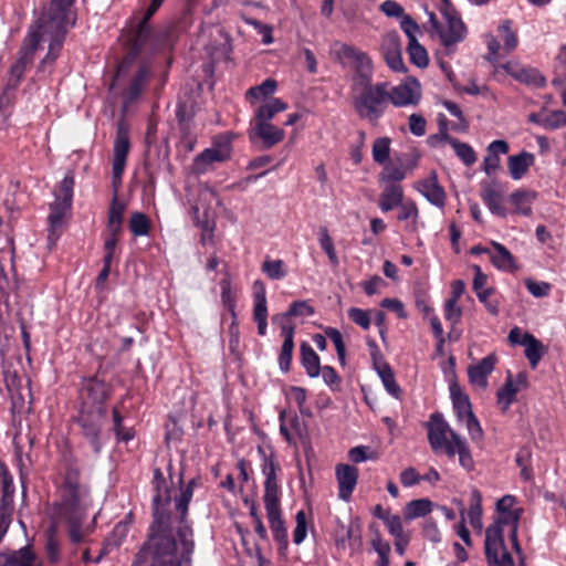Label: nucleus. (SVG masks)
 Masks as SVG:
<instances>
[{
  "label": "nucleus",
  "instance_id": "1",
  "mask_svg": "<svg viewBox=\"0 0 566 566\" xmlns=\"http://www.w3.org/2000/svg\"><path fill=\"white\" fill-rule=\"evenodd\" d=\"M154 482L156 484L154 522L148 542L137 555L134 566H137L146 553L151 555L149 566H190L193 542L191 530L185 518L195 481L189 482L175 502L171 501L170 491L166 488L159 469L154 471Z\"/></svg>",
  "mask_w": 566,
  "mask_h": 566
},
{
  "label": "nucleus",
  "instance_id": "2",
  "mask_svg": "<svg viewBox=\"0 0 566 566\" xmlns=\"http://www.w3.org/2000/svg\"><path fill=\"white\" fill-rule=\"evenodd\" d=\"M74 0H50L36 22V29L30 30L19 51V57L10 67L8 87L14 88L20 83L27 67L32 64L34 52L40 42L49 41V52L41 61L39 71L44 72L56 60L66 33L70 9Z\"/></svg>",
  "mask_w": 566,
  "mask_h": 566
},
{
  "label": "nucleus",
  "instance_id": "3",
  "mask_svg": "<svg viewBox=\"0 0 566 566\" xmlns=\"http://www.w3.org/2000/svg\"><path fill=\"white\" fill-rule=\"evenodd\" d=\"M522 510L520 507L499 513L495 522L485 532V554L490 566H514L507 552L503 535L507 533L514 548L518 552L517 527Z\"/></svg>",
  "mask_w": 566,
  "mask_h": 566
},
{
  "label": "nucleus",
  "instance_id": "4",
  "mask_svg": "<svg viewBox=\"0 0 566 566\" xmlns=\"http://www.w3.org/2000/svg\"><path fill=\"white\" fill-rule=\"evenodd\" d=\"M350 97L357 115L376 125L388 105V84L367 81L350 85Z\"/></svg>",
  "mask_w": 566,
  "mask_h": 566
},
{
  "label": "nucleus",
  "instance_id": "5",
  "mask_svg": "<svg viewBox=\"0 0 566 566\" xmlns=\"http://www.w3.org/2000/svg\"><path fill=\"white\" fill-rule=\"evenodd\" d=\"M331 56L344 69L352 71L350 85L373 81L374 62L367 52L352 44L335 41L331 46Z\"/></svg>",
  "mask_w": 566,
  "mask_h": 566
},
{
  "label": "nucleus",
  "instance_id": "6",
  "mask_svg": "<svg viewBox=\"0 0 566 566\" xmlns=\"http://www.w3.org/2000/svg\"><path fill=\"white\" fill-rule=\"evenodd\" d=\"M265 490L263 502L266 511V517L274 539L283 545L287 544V530L282 518L280 509L279 488L273 471H271L265 480Z\"/></svg>",
  "mask_w": 566,
  "mask_h": 566
},
{
  "label": "nucleus",
  "instance_id": "7",
  "mask_svg": "<svg viewBox=\"0 0 566 566\" xmlns=\"http://www.w3.org/2000/svg\"><path fill=\"white\" fill-rule=\"evenodd\" d=\"M212 202V189L205 187L190 202V214L193 224L201 230L200 243L202 245L212 242V228L210 227V212Z\"/></svg>",
  "mask_w": 566,
  "mask_h": 566
},
{
  "label": "nucleus",
  "instance_id": "8",
  "mask_svg": "<svg viewBox=\"0 0 566 566\" xmlns=\"http://www.w3.org/2000/svg\"><path fill=\"white\" fill-rule=\"evenodd\" d=\"M457 438L461 437L450 428L440 415L434 413L431 416L428 424V439L430 447L436 453L443 452L447 454L448 448L453 447Z\"/></svg>",
  "mask_w": 566,
  "mask_h": 566
},
{
  "label": "nucleus",
  "instance_id": "9",
  "mask_svg": "<svg viewBox=\"0 0 566 566\" xmlns=\"http://www.w3.org/2000/svg\"><path fill=\"white\" fill-rule=\"evenodd\" d=\"M104 418V407H96L94 409L83 407L77 420L83 436L90 441L95 453H98L102 449L98 437Z\"/></svg>",
  "mask_w": 566,
  "mask_h": 566
},
{
  "label": "nucleus",
  "instance_id": "10",
  "mask_svg": "<svg viewBox=\"0 0 566 566\" xmlns=\"http://www.w3.org/2000/svg\"><path fill=\"white\" fill-rule=\"evenodd\" d=\"M111 391V385L98 376H92L83 379L81 388L83 407L93 409L96 407H104Z\"/></svg>",
  "mask_w": 566,
  "mask_h": 566
},
{
  "label": "nucleus",
  "instance_id": "11",
  "mask_svg": "<svg viewBox=\"0 0 566 566\" xmlns=\"http://www.w3.org/2000/svg\"><path fill=\"white\" fill-rule=\"evenodd\" d=\"M61 502L59 510H70L83 507L81 500L85 490L80 484V471L76 468H69L64 475L62 486Z\"/></svg>",
  "mask_w": 566,
  "mask_h": 566
},
{
  "label": "nucleus",
  "instance_id": "12",
  "mask_svg": "<svg viewBox=\"0 0 566 566\" xmlns=\"http://www.w3.org/2000/svg\"><path fill=\"white\" fill-rule=\"evenodd\" d=\"M421 97V86L416 78H407L399 85L388 88V103L397 107L418 104Z\"/></svg>",
  "mask_w": 566,
  "mask_h": 566
},
{
  "label": "nucleus",
  "instance_id": "13",
  "mask_svg": "<svg viewBox=\"0 0 566 566\" xmlns=\"http://www.w3.org/2000/svg\"><path fill=\"white\" fill-rule=\"evenodd\" d=\"M446 24L439 29L438 36L442 45L450 50L454 44L462 42L467 35V28L463 21L454 13L448 10L443 11Z\"/></svg>",
  "mask_w": 566,
  "mask_h": 566
},
{
  "label": "nucleus",
  "instance_id": "14",
  "mask_svg": "<svg viewBox=\"0 0 566 566\" xmlns=\"http://www.w3.org/2000/svg\"><path fill=\"white\" fill-rule=\"evenodd\" d=\"M150 34V27L149 24H145V22H138L137 25L132 30L129 39L132 49L127 56L119 63L115 80L126 73L133 60L137 56L142 48L148 42Z\"/></svg>",
  "mask_w": 566,
  "mask_h": 566
},
{
  "label": "nucleus",
  "instance_id": "15",
  "mask_svg": "<svg viewBox=\"0 0 566 566\" xmlns=\"http://www.w3.org/2000/svg\"><path fill=\"white\" fill-rule=\"evenodd\" d=\"M380 51L390 70L394 72L406 71V66L401 56L400 39L396 32H390L382 36Z\"/></svg>",
  "mask_w": 566,
  "mask_h": 566
},
{
  "label": "nucleus",
  "instance_id": "16",
  "mask_svg": "<svg viewBox=\"0 0 566 566\" xmlns=\"http://www.w3.org/2000/svg\"><path fill=\"white\" fill-rule=\"evenodd\" d=\"M253 318L258 324V333L261 336L266 335L268 328V302L265 285L261 280L253 283Z\"/></svg>",
  "mask_w": 566,
  "mask_h": 566
},
{
  "label": "nucleus",
  "instance_id": "17",
  "mask_svg": "<svg viewBox=\"0 0 566 566\" xmlns=\"http://www.w3.org/2000/svg\"><path fill=\"white\" fill-rule=\"evenodd\" d=\"M415 188L433 206L443 208L447 195L438 181L436 171H431L424 179L419 180Z\"/></svg>",
  "mask_w": 566,
  "mask_h": 566
},
{
  "label": "nucleus",
  "instance_id": "18",
  "mask_svg": "<svg viewBox=\"0 0 566 566\" xmlns=\"http://www.w3.org/2000/svg\"><path fill=\"white\" fill-rule=\"evenodd\" d=\"M129 137L127 130L119 126L116 133L114 143V157H113V178L114 181H120L124 174L127 155L129 151Z\"/></svg>",
  "mask_w": 566,
  "mask_h": 566
},
{
  "label": "nucleus",
  "instance_id": "19",
  "mask_svg": "<svg viewBox=\"0 0 566 566\" xmlns=\"http://www.w3.org/2000/svg\"><path fill=\"white\" fill-rule=\"evenodd\" d=\"M285 133L282 128L273 125L271 122L254 120L250 132V138H259L264 148H272L284 139Z\"/></svg>",
  "mask_w": 566,
  "mask_h": 566
},
{
  "label": "nucleus",
  "instance_id": "20",
  "mask_svg": "<svg viewBox=\"0 0 566 566\" xmlns=\"http://www.w3.org/2000/svg\"><path fill=\"white\" fill-rule=\"evenodd\" d=\"M71 210V205L59 202L54 200L50 205V214H49V248L51 249L52 245L55 244L56 240L59 239L62 228L64 224V220L67 217L69 212Z\"/></svg>",
  "mask_w": 566,
  "mask_h": 566
},
{
  "label": "nucleus",
  "instance_id": "21",
  "mask_svg": "<svg viewBox=\"0 0 566 566\" xmlns=\"http://www.w3.org/2000/svg\"><path fill=\"white\" fill-rule=\"evenodd\" d=\"M338 484V497L348 501L358 481V469L349 464H338L335 468Z\"/></svg>",
  "mask_w": 566,
  "mask_h": 566
},
{
  "label": "nucleus",
  "instance_id": "22",
  "mask_svg": "<svg viewBox=\"0 0 566 566\" xmlns=\"http://www.w3.org/2000/svg\"><path fill=\"white\" fill-rule=\"evenodd\" d=\"M0 566H42V563L31 546L27 545L18 551L1 552Z\"/></svg>",
  "mask_w": 566,
  "mask_h": 566
},
{
  "label": "nucleus",
  "instance_id": "23",
  "mask_svg": "<svg viewBox=\"0 0 566 566\" xmlns=\"http://www.w3.org/2000/svg\"><path fill=\"white\" fill-rule=\"evenodd\" d=\"M238 294V284H235L227 273L220 281V296L222 305L227 308L229 315L231 316V328H233L237 324L235 305Z\"/></svg>",
  "mask_w": 566,
  "mask_h": 566
},
{
  "label": "nucleus",
  "instance_id": "24",
  "mask_svg": "<svg viewBox=\"0 0 566 566\" xmlns=\"http://www.w3.org/2000/svg\"><path fill=\"white\" fill-rule=\"evenodd\" d=\"M335 544L339 549H357L361 546L360 527L350 522L347 526L340 525L335 535Z\"/></svg>",
  "mask_w": 566,
  "mask_h": 566
},
{
  "label": "nucleus",
  "instance_id": "25",
  "mask_svg": "<svg viewBox=\"0 0 566 566\" xmlns=\"http://www.w3.org/2000/svg\"><path fill=\"white\" fill-rule=\"evenodd\" d=\"M495 357L489 355L482 358L476 365L471 366L468 370L470 382L476 388H485L488 385V377L494 369Z\"/></svg>",
  "mask_w": 566,
  "mask_h": 566
},
{
  "label": "nucleus",
  "instance_id": "26",
  "mask_svg": "<svg viewBox=\"0 0 566 566\" xmlns=\"http://www.w3.org/2000/svg\"><path fill=\"white\" fill-rule=\"evenodd\" d=\"M526 385V377L518 374L514 379L507 376L504 386L497 391V402L503 406V410H507L515 400L516 394Z\"/></svg>",
  "mask_w": 566,
  "mask_h": 566
},
{
  "label": "nucleus",
  "instance_id": "27",
  "mask_svg": "<svg viewBox=\"0 0 566 566\" xmlns=\"http://www.w3.org/2000/svg\"><path fill=\"white\" fill-rule=\"evenodd\" d=\"M57 514L70 525V539L75 544L81 543L84 538V534L81 528L82 522L85 517L84 507L57 510Z\"/></svg>",
  "mask_w": 566,
  "mask_h": 566
},
{
  "label": "nucleus",
  "instance_id": "28",
  "mask_svg": "<svg viewBox=\"0 0 566 566\" xmlns=\"http://www.w3.org/2000/svg\"><path fill=\"white\" fill-rule=\"evenodd\" d=\"M535 156L528 151H521L507 158V169L513 180H521L534 165Z\"/></svg>",
  "mask_w": 566,
  "mask_h": 566
},
{
  "label": "nucleus",
  "instance_id": "29",
  "mask_svg": "<svg viewBox=\"0 0 566 566\" xmlns=\"http://www.w3.org/2000/svg\"><path fill=\"white\" fill-rule=\"evenodd\" d=\"M382 191L378 199V207L382 212H389L403 201V189L400 184L381 185Z\"/></svg>",
  "mask_w": 566,
  "mask_h": 566
},
{
  "label": "nucleus",
  "instance_id": "30",
  "mask_svg": "<svg viewBox=\"0 0 566 566\" xmlns=\"http://www.w3.org/2000/svg\"><path fill=\"white\" fill-rule=\"evenodd\" d=\"M0 478H1V500H0V512L13 514L14 504H13V495H14V485L13 479L6 468L4 464H0Z\"/></svg>",
  "mask_w": 566,
  "mask_h": 566
},
{
  "label": "nucleus",
  "instance_id": "31",
  "mask_svg": "<svg viewBox=\"0 0 566 566\" xmlns=\"http://www.w3.org/2000/svg\"><path fill=\"white\" fill-rule=\"evenodd\" d=\"M536 192L527 189H517L509 197V202L513 207V212L530 217L532 214V205L536 199Z\"/></svg>",
  "mask_w": 566,
  "mask_h": 566
},
{
  "label": "nucleus",
  "instance_id": "32",
  "mask_svg": "<svg viewBox=\"0 0 566 566\" xmlns=\"http://www.w3.org/2000/svg\"><path fill=\"white\" fill-rule=\"evenodd\" d=\"M281 334L284 342L279 356V366L282 371H289L292 363V354L294 349V326L292 324H282Z\"/></svg>",
  "mask_w": 566,
  "mask_h": 566
},
{
  "label": "nucleus",
  "instance_id": "33",
  "mask_svg": "<svg viewBox=\"0 0 566 566\" xmlns=\"http://www.w3.org/2000/svg\"><path fill=\"white\" fill-rule=\"evenodd\" d=\"M493 252L490 253L491 263L499 270L505 272H514L517 265L512 253L501 243L492 241Z\"/></svg>",
  "mask_w": 566,
  "mask_h": 566
},
{
  "label": "nucleus",
  "instance_id": "34",
  "mask_svg": "<svg viewBox=\"0 0 566 566\" xmlns=\"http://www.w3.org/2000/svg\"><path fill=\"white\" fill-rule=\"evenodd\" d=\"M314 314L313 306L307 301H296L290 305L287 312L274 315L272 317V322L282 328V324H291L289 322L290 317L303 316L308 317Z\"/></svg>",
  "mask_w": 566,
  "mask_h": 566
},
{
  "label": "nucleus",
  "instance_id": "35",
  "mask_svg": "<svg viewBox=\"0 0 566 566\" xmlns=\"http://www.w3.org/2000/svg\"><path fill=\"white\" fill-rule=\"evenodd\" d=\"M149 76V69L146 65H143L139 67L137 73L134 75V77L130 81L129 86L124 93V103L125 105H128L133 102H135L142 94L146 81Z\"/></svg>",
  "mask_w": 566,
  "mask_h": 566
},
{
  "label": "nucleus",
  "instance_id": "36",
  "mask_svg": "<svg viewBox=\"0 0 566 566\" xmlns=\"http://www.w3.org/2000/svg\"><path fill=\"white\" fill-rule=\"evenodd\" d=\"M450 396L459 421H463L465 417L473 413L468 395L461 390L458 384L450 385Z\"/></svg>",
  "mask_w": 566,
  "mask_h": 566
},
{
  "label": "nucleus",
  "instance_id": "37",
  "mask_svg": "<svg viewBox=\"0 0 566 566\" xmlns=\"http://www.w3.org/2000/svg\"><path fill=\"white\" fill-rule=\"evenodd\" d=\"M287 109V104L280 98L272 97L260 105L254 113V120L271 122L274 116Z\"/></svg>",
  "mask_w": 566,
  "mask_h": 566
},
{
  "label": "nucleus",
  "instance_id": "38",
  "mask_svg": "<svg viewBox=\"0 0 566 566\" xmlns=\"http://www.w3.org/2000/svg\"><path fill=\"white\" fill-rule=\"evenodd\" d=\"M455 454L459 455L460 465L467 470L472 471L474 469V461L467 441L462 438H457L453 442V447H449L447 455L452 458Z\"/></svg>",
  "mask_w": 566,
  "mask_h": 566
},
{
  "label": "nucleus",
  "instance_id": "39",
  "mask_svg": "<svg viewBox=\"0 0 566 566\" xmlns=\"http://www.w3.org/2000/svg\"><path fill=\"white\" fill-rule=\"evenodd\" d=\"M301 350V363L306 370V374L311 377H317L321 373V363L318 355L314 349L306 343L303 342L300 347Z\"/></svg>",
  "mask_w": 566,
  "mask_h": 566
},
{
  "label": "nucleus",
  "instance_id": "40",
  "mask_svg": "<svg viewBox=\"0 0 566 566\" xmlns=\"http://www.w3.org/2000/svg\"><path fill=\"white\" fill-rule=\"evenodd\" d=\"M276 88V81L273 78H266L261 84L250 87L245 93V98L250 104H255L256 102L272 96Z\"/></svg>",
  "mask_w": 566,
  "mask_h": 566
},
{
  "label": "nucleus",
  "instance_id": "41",
  "mask_svg": "<svg viewBox=\"0 0 566 566\" xmlns=\"http://www.w3.org/2000/svg\"><path fill=\"white\" fill-rule=\"evenodd\" d=\"M481 197L489 210L500 217L506 216V210L501 203V193L492 185H485L482 188Z\"/></svg>",
  "mask_w": 566,
  "mask_h": 566
},
{
  "label": "nucleus",
  "instance_id": "42",
  "mask_svg": "<svg viewBox=\"0 0 566 566\" xmlns=\"http://www.w3.org/2000/svg\"><path fill=\"white\" fill-rule=\"evenodd\" d=\"M525 357L532 368H536L546 349L545 346L534 336H527L525 339Z\"/></svg>",
  "mask_w": 566,
  "mask_h": 566
},
{
  "label": "nucleus",
  "instance_id": "43",
  "mask_svg": "<svg viewBox=\"0 0 566 566\" xmlns=\"http://www.w3.org/2000/svg\"><path fill=\"white\" fill-rule=\"evenodd\" d=\"M469 521L473 528L482 530V496L479 490L473 489L468 511Z\"/></svg>",
  "mask_w": 566,
  "mask_h": 566
},
{
  "label": "nucleus",
  "instance_id": "44",
  "mask_svg": "<svg viewBox=\"0 0 566 566\" xmlns=\"http://www.w3.org/2000/svg\"><path fill=\"white\" fill-rule=\"evenodd\" d=\"M442 138L449 139L457 156L463 161L465 166H472L476 161V155L473 148L467 144L454 138H449L446 132H442Z\"/></svg>",
  "mask_w": 566,
  "mask_h": 566
},
{
  "label": "nucleus",
  "instance_id": "45",
  "mask_svg": "<svg viewBox=\"0 0 566 566\" xmlns=\"http://www.w3.org/2000/svg\"><path fill=\"white\" fill-rule=\"evenodd\" d=\"M195 115L191 102H179L176 109V117L181 133L186 136L190 132L191 120Z\"/></svg>",
  "mask_w": 566,
  "mask_h": 566
},
{
  "label": "nucleus",
  "instance_id": "46",
  "mask_svg": "<svg viewBox=\"0 0 566 566\" xmlns=\"http://www.w3.org/2000/svg\"><path fill=\"white\" fill-rule=\"evenodd\" d=\"M432 503L427 499H419L409 502L403 511V516L407 521H412L418 517L426 516L431 512Z\"/></svg>",
  "mask_w": 566,
  "mask_h": 566
},
{
  "label": "nucleus",
  "instance_id": "47",
  "mask_svg": "<svg viewBox=\"0 0 566 566\" xmlns=\"http://www.w3.org/2000/svg\"><path fill=\"white\" fill-rule=\"evenodd\" d=\"M218 45H214V62H224L229 64L231 62L232 45L229 35L223 31H218V39H214Z\"/></svg>",
  "mask_w": 566,
  "mask_h": 566
},
{
  "label": "nucleus",
  "instance_id": "48",
  "mask_svg": "<svg viewBox=\"0 0 566 566\" xmlns=\"http://www.w3.org/2000/svg\"><path fill=\"white\" fill-rule=\"evenodd\" d=\"M406 169L402 166H395L386 163L378 176L380 185L400 184L406 178Z\"/></svg>",
  "mask_w": 566,
  "mask_h": 566
},
{
  "label": "nucleus",
  "instance_id": "49",
  "mask_svg": "<svg viewBox=\"0 0 566 566\" xmlns=\"http://www.w3.org/2000/svg\"><path fill=\"white\" fill-rule=\"evenodd\" d=\"M398 208V220L410 221V223L407 224V229L415 231L417 229L416 223L419 218V210L416 202L412 200H403Z\"/></svg>",
  "mask_w": 566,
  "mask_h": 566
},
{
  "label": "nucleus",
  "instance_id": "50",
  "mask_svg": "<svg viewBox=\"0 0 566 566\" xmlns=\"http://www.w3.org/2000/svg\"><path fill=\"white\" fill-rule=\"evenodd\" d=\"M45 553L51 564L60 560V541L56 537V526L53 524L45 531Z\"/></svg>",
  "mask_w": 566,
  "mask_h": 566
},
{
  "label": "nucleus",
  "instance_id": "51",
  "mask_svg": "<svg viewBox=\"0 0 566 566\" xmlns=\"http://www.w3.org/2000/svg\"><path fill=\"white\" fill-rule=\"evenodd\" d=\"M261 270L270 280H282L287 275V269L283 260H271L266 258L262 263Z\"/></svg>",
  "mask_w": 566,
  "mask_h": 566
},
{
  "label": "nucleus",
  "instance_id": "52",
  "mask_svg": "<svg viewBox=\"0 0 566 566\" xmlns=\"http://www.w3.org/2000/svg\"><path fill=\"white\" fill-rule=\"evenodd\" d=\"M377 373L388 394L395 398H399L401 390L399 385L396 382L394 373L389 365L384 363L377 366Z\"/></svg>",
  "mask_w": 566,
  "mask_h": 566
},
{
  "label": "nucleus",
  "instance_id": "53",
  "mask_svg": "<svg viewBox=\"0 0 566 566\" xmlns=\"http://www.w3.org/2000/svg\"><path fill=\"white\" fill-rule=\"evenodd\" d=\"M390 144L391 140L389 137H379L375 139L371 149L373 159L375 163L379 165H385L388 163L390 155Z\"/></svg>",
  "mask_w": 566,
  "mask_h": 566
},
{
  "label": "nucleus",
  "instance_id": "54",
  "mask_svg": "<svg viewBox=\"0 0 566 566\" xmlns=\"http://www.w3.org/2000/svg\"><path fill=\"white\" fill-rule=\"evenodd\" d=\"M499 32L503 39V49L506 53L513 52L518 43L516 33L512 30V22L504 20L499 25Z\"/></svg>",
  "mask_w": 566,
  "mask_h": 566
},
{
  "label": "nucleus",
  "instance_id": "55",
  "mask_svg": "<svg viewBox=\"0 0 566 566\" xmlns=\"http://www.w3.org/2000/svg\"><path fill=\"white\" fill-rule=\"evenodd\" d=\"M124 214V205L117 201L116 196L112 200L108 213V231L120 232Z\"/></svg>",
  "mask_w": 566,
  "mask_h": 566
},
{
  "label": "nucleus",
  "instance_id": "56",
  "mask_svg": "<svg viewBox=\"0 0 566 566\" xmlns=\"http://www.w3.org/2000/svg\"><path fill=\"white\" fill-rule=\"evenodd\" d=\"M231 155V136L221 134L214 138V161H223Z\"/></svg>",
  "mask_w": 566,
  "mask_h": 566
},
{
  "label": "nucleus",
  "instance_id": "57",
  "mask_svg": "<svg viewBox=\"0 0 566 566\" xmlns=\"http://www.w3.org/2000/svg\"><path fill=\"white\" fill-rule=\"evenodd\" d=\"M74 179L65 176L55 190V200L72 206Z\"/></svg>",
  "mask_w": 566,
  "mask_h": 566
},
{
  "label": "nucleus",
  "instance_id": "58",
  "mask_svg": "<svg viewBox=\"0 0 566 566\" xmlns=\"http://www.w3.org/2000/svg\"><path fill=\"white\" fill-rule=\"evenodd\" d=\"M408 53L410 61L418 67H426L429 64L427 50L419 43H408Z\"/></svg>",
  "mask_w": 566,
  "mask_h": 566
},
{
  "label": "nucleus",
  "instance_id": "59",
  "mask_svg": "<svg viewBox=\"0 0 566 566\" xmlns=\"http://www.w3.org/2000/svg\"><path fill=\"white\" fill-rule=\"evenodd\" d=\"M150 229L149 219L140 212H135L129 219V230L137 237L148 234Z\"/></svg>",
  "mask_w": 566,
  "mask_h": 566
},
{
  "label": "nucleus",
  "instance_id": "60",
  "mask_svg": "<svg viewBox=\"0 0 566 566\" xmlns=\"http://www.w3.org/2000/svg\"><path fill=\"white\" fill-rule=\"evenodd\" d=\"M517 80L521 83L531 84L537 87L544 86L545 78L544 76L533 67H522L521 71H518Z\"/></svg>",
  "mask_w": 566,
  "mask_h": 566
},
{
  "label": "nucleus",
  "instance_id": "61",
  "mask_svg": "<svg viewBox=\"0 0 566 566\" xmlns=\"http://www.w3.org/2000/svg\"><path fill=\"white\" fill-rule=\"evenodd\" d=\"M325 335L326 337H328L334 346H335V349H336V353H337V357H338V360L342 365H345L346 363V347H345V343L343 340V336L340 334V332L337 329V328H334V327H327L325 329Z\"/></svg>",
  "mask_w": 566,
  "mask_h": 566
},
{
  "label": "nucleus",
  "instance_id": "62",
  "mask_svg": "<svg viewBox=\"0 0 566 566\" xmlns=\"http://www.w3.org/2000/svg\"><path fill=\"white\" fill-rule=\"evenodd\" d=\"M443 315L444 319L449 322L451 326H455L461 321L462 307L454 298H447L443 304Z\"/></svg>",
  "mask_w": 566,
  "mask_h": 566
},
{
  "label": "nucleus",
  "instance_id": "63",
  "mask_svg": "<svg viewBox=\"0 0 566 566\" xmlns=\"http://www.w3.org/2000/svg\"><path fill=\"white\" fill-rule=\"evenodd\" d=\"M318 241H319L321 248L327 254V256L329 259V262L333 265H338V256L336 254L333 240H332V238H331V235H329V233H328L326 228H323V229L319 230V232H318Z\"/></svg>",
  "mask_w": 566,
  "mask_h": 566
},
{
  "label": "nucleus",
  "instance_id": "64",
  "mask_svg": "<svg viewBox=\"0 0 566 566\" xmlns=\"http://www.w3.org/2000/svg\"><path fill=\"white\" fill-rule=\"evenodd\" d=\"M348 317L359 327L367 331L371 325L370 311L359 307H350L347 312Z\"/></svg>",
  "mask_w": 566,
  "mask_h": 566
}]
</instances>
